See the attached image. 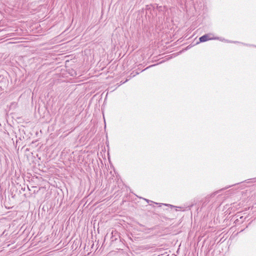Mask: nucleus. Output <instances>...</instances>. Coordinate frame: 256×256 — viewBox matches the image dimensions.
Here are the masks:
<instances>
[{
	"label": "nucleus",
	"instance_id": "nucleus-1",
	"mask_svg": "<svg viewBox=\"0 0 256 256\" xmlns=\"http://www.w3.org/2000/svg\"><path fill=\"white\" fill-rule=\"evenodd\" d=\"M211 39L212 38L210 36V34H206L200 38V42H205Z\"/></svg>",
	"mask_w": 256,
	"mask_h": 256
}]
</instances>
